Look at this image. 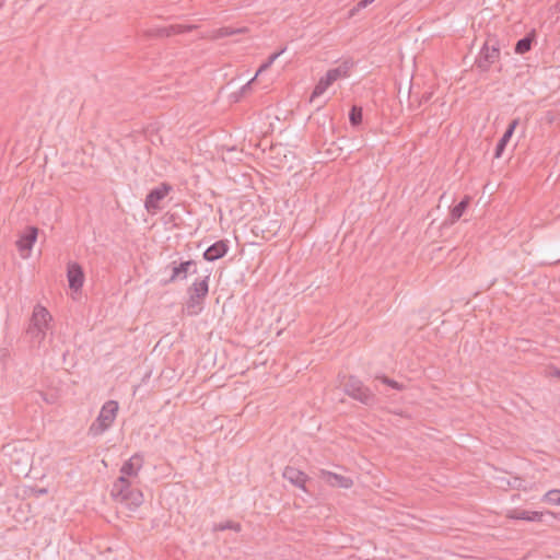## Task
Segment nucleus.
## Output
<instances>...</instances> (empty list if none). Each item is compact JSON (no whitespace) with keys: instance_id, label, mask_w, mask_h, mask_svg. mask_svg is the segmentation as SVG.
Here are the masks:
<instances>
[{"instance_id":"nucleus-11","label":"nucleus","mask_w":560,"mask_h":560,"mask_svg":"<svg viewBox=\"0 0 560 560\" xmlns=\"http://www.w3.org/2000/svg\"><path fill=\"white\" fill-rule=\"evenodd\" d=\"M319 478L327 482L331 487H338V488H351L353 485V481L351 478L346 477L343 475H339L336 472H331L326 469L319 470Z\"/></svg>"},{"instance_id":"nucleus-1","label":"nucleus","mask_w":560,"mask_h":560,"mask_svg":"<svg viewBox=\"0 0 560 560\" xmlns=\"http://www.w3.org/2000/svg\"><path fill=\"white\" fill-rule=\"evenodd\" d=\"M343 392L346 395L354 400L360 401L365 406H374L377 402L376 395L372 389L363 384L357 376L350 375L345 377L342 382Z\"/></svg>"},{"instance_id":"nucleus-16","label":"nucleus","mask_w":560,"mask_h":560,"mask_svg":"<svg viewBox=\"0 0 560 560\" xmlns=\"http://www.w3.org/2000/svg\"><path fill=\"white\" fill-rule=\"evenodd\" d=\"M353 66H354V62L352 59H346L336 68L329 69L326 72V75L334 83L339 79L349 77L350 70L353 68Z\"/></svg>"},{"instance_id":"nucleus-26","label":"nucleus","mask_w":560,"mask_h":560,"mask_svg":"<svg viewBox=\"0 0 560 560\" xmlns=\"http://www.w3.org/2000/svg\"><path fill=\"white\" fill-rule=\"evenodd\" d=\"M542 500L549 504L560 505V490H549L547 493H545Z\"/></svg>"},{"instance_id":"nucleus-4","label":"nucleus","mask_w":560,"mask_h":560,"mask_svg":"<svg viewBox=\"0 0 560 560\" xmlns=\"http://www.w3.org/2000/svg\"><path fill=\"white\" fill-rule=\"evenodd\" d=\"M166 269L171 270V275L168 279L162 281L163 285H168L171 283L186 280L189 273L197 272V262L192 259L188 260H173L166 266Z\"/></svg>"},{"instance_id":"nucleus-38","label":"nucleus","mask_w":560,"mask_h":560,"mask_svg":"<svg viewBox=\"0 0 560 560\" xmlns=\"http://www.w3.org/2000/svg\"><path fill=\"white\" fill-rule=\"evenodd\" d=\"M27 462H28V455H25V466H24V468L22 469V472H25V471H26V468H27V467H26V464H27Z\"/></svg>"},{"instance_id":"nucleus-41","label":"nucleus","mask_w":560,"mask_h":560,"mask_svg":"<svg viewBox=\"0 0 560 560\" xmlns=\"http://www.w3.org/2000/svg\"><path fill=\"white\" fill-rule=\"evenodd\" d=\"M504 132H506L508 135H511V136H513V133H514V131H511L509 128H506V130Z\"/></svg>"},{"instance_id":"nucleus-33","label":"nucleus","mask_w":560,"mask_h":560,"mask_svg":"<svg viewBox=\"0 0 560 560\" xmlns=\"http://www.w3.org/2000/svg\"><path fill=\"white\" fill-rule=\"evenodd\" d=\"M360 10H361V9H357V5H355V7H353V8L349 11V16H350V18L354 16V15H355V13H357L358 11H360Z\"/></svg>"},{"instance_id":"nucleus-3","label":"nucleus","mask_w":560,"mask_h":560,"mask_svg":"<svg viewBox=\"0 0 560 560\" xmlns=\"http://www.w3.org/2000/svg\"><path fill=\"white\" fill-rule=\"evenodd\" d=\"M117 412L118 402L115 400L106 401L103 405L96 420L90 427V434L96 436L104 433L115 421Z\"/></svg>"},{"instance_id":"nucleus-42","label":"nucleus","mask_w":560,"mask_h":560,"mask_svg":"<svg viewBox=\"0 0 560 560\" xmlns=\"http://www.w3.org/2000/svg\"><path fill=\"white\" fill-rule=\"evenodd\" d=\"M556 376L560 377V371L559 370L556 372Z\"/></svg>"},{"instance_id":"nucleus-28","label":"nucleus","mask_w":560,"mask_h":560,"mask_svg":"<svg viewBox=\"0 0 560 560\" xmlns=\"http://www.w3.org/2000/svg\"><path fill=\"white\" fill-rule=\"evenodd\" d=\"M26 334H27V336H30V338L32 340L37 341L38 343H40L46 336V331H44L43 329H39V328H28L27 327Z\"/></svg>"},{"instance_id":"nucleus-34","label":"nucleus","mask_w":560,"mask_h":560,"mask_svg":"<svg viewBox=\"0 0 560 560\" xmlns=\"http://www.w3.org/2000/svg\"><path fill=\"white\" fill-rule=\"evenodd\" d=\"M511 138H512L511 135H508L506 132H504L503 136L500 139L504 140V141H506L509 143Z\"/></svg>"},{"instance_id":"nucleus-23","label":"nucleus","mask_w":560,"mask_h":560,"mask_svg":"<svg viewBox=\"0 0 560 560\" xmlns=\"http://www.w3.org/2000/svg\"><path fill=\"white\" fill-rule=\"evenodd\" d=\"M332 84V82L328 79V77L325 74L319 79L317 84L315 85L312 95L311 101L315 100L316 97L320 96L325 93V91Z\"/></svg>"},{"instance_id":"nucleus-10","label":"nucleus","mask_w":560,"mask_h":560,"mask_svg":"<svg viewBox=\"0 0 560 560\" xmlns=\"http://www.w3.org/2000/svg\"><path fill=\"white\" fill-rule=\"evenodd\" d=\"M51 322V315L49 312L42 305H36L34 307L28 328H39L44 331H47L49 328V323Z\"/></svg>"},{"instance_id":"nucleus-37","label":"nucleus","mask_w":560,"mask_h":560,"mask_svg":"<svg viewBox=\"0 0 560 560\" xmlns=\"http://www.w3.org/2000/svg\"><path fill=\"white\" fill-rule=\"evenodd\" d=\"M37 493H38L39 495H44V494H46V493H47V489H45V488L38 489V490H37Z\"/></svg>"},{"instance_id":"nucleus-7","label":"nucleus","mask_w":560,"mask_h":560,"mask_svg":"<svg viewBox=\"0 0 560 560\" xmlns=\"http://www.w3.org/2000/svg\"><path fill=\"white\" fill-rule=\"evenodd\" d=\"M196 25H182V24H175L170 25L166 27H159V28H151L144 31L143 35L147 38H153V37H170L176 34H183L188 33L195 30Z\"/></svg>"},{"instance_id":"nucleus-35","label":"nucleus","mask_w":560,"mask_h":560,"mask_svg":"<svg viewBox=\"0 0 560 560\" xmlns=\"http://www.w3.org/2000/svg\"><path fill=\"white\" fill-rule=\"evenodd\" d=\"M520 482H521V480L518 478H514V482L508 481V485L511 487H516V486H518Z\"/></svg>"},{"instance_id":"nucleus-8","label":"nucleus","mask_w":560,"mask_h":560,"mask_svg":"<svg viewBox=\"0 0 560 560\" xmlns=\"http://www.w3.org/2000/svg\"><path fill=\"white\" fill-rule=\"evenodd\" d=\"M282 477L288 480L294 487L303 490L304 492H308L306 483L311 480L310 477L303 472L302 470L293 467L287 466L282 472Z\"/></svg>"},{"instance_id":"nucleus-12","label":"nucleus","mask_w":560,"mask_h":560,"mask_svg":"<svg viewBox=\"0 0 560 560\" xmlns=\"http://www.w3.org/2000/svg\"><path fill=\"white\" fill-rule=\"evenodd\" d=\"M229 250V242L226 240H220L210 245L203 252V259L207 261H215L218 259L223 258Z\"/></svg>"},{"instance_id":"nucleus-13","label":"nucleus","mask_w":560,"mask_h":560,"mask_svg":"<svg viewBox=\"0 0 560 560\" xmlns=\"http://www.w3.org/2000/svg\"><path fill=\"white\" fill-rule=\"evenodd\" d=\"M143 466V456L139 453L133 454L120 468V477H137Z\"/></svg>"},{"instance_id":"nucleus-21","label":"nucleus","mask_w":560,"mask_h":560,"mask_svg":"<svg viewBox=\"0 0 560 560\" xmlns=\"http://www.w3.org/2000/svg\"><path fill=\"white\" fill-rule=\"evenodd\" d=\"M202 302L203 299L188 294V300L185 305L187 314L190 316L199 314L202 310Z\"/></svg>"},{"instance_id":"nucleus-29","label":"nucleus","mask_w":560,"mask_h":560,"mask_svg":"<svg viewBox=\"0 0 560 560\" xmlns=\"http://www.w3.org/2000/svg\"><path fill=\"white\" fill-rule=\"evenodd\" d=\"M506 145H508V142L500 139L495 145L493 158L500 159L503 155V152H504Z\"/></svg>"},{"instance_id":"nucleus-30","label":"nucleus","mask_w":560,"mask_h":560,"mask_svg":"<svg viewBox=\"0 0 560 560\" xmlns=\"http://www.w3.org/2000/svg\"><path fill=\"white\" fill-rule=\"evenodd\" d=\"M219 529L221 530H225V529H233L235 532H241L242 529V526L240 523H235V522H232V521H228L223 524H220L219 525Z\"/></svg>"},{"instance_id":"nucleus-5","label":"nucleus","mask_w":560,"mask_h":560,"mask_svg":"<svg viewBox=\"0 0 560 560\" xmlns=\"http://www.w3.org/2000/svg\"><path fill=\"white\" fill-rule=\"evenodd\" d=\"M171 191H173V186L166 182L161 183L159 186L152 188L148 192L144 200L145 210L151 214L158 213L160 210H162V201Z\"/></svg>"},{"instance_id":"nucleus-2","label":"nucleus","mask_w":560,"mask_h":560,"mask_svg":"<svg viewBox=\"0 0 560 560\" xmlns=\"http://www.w3.org/2000/svg\"><path fill=\"white\" fill-rule=\"evenodd\" d=\"M500 55L499 39L495 36H488L475 60V66L481 72H487L493 63L500 60Z\"/></svg>"},{"instance_id":"nucleus-15","label":"nucleus","mask_w":560,"mask_h":560,"mask_svg":"<svg viewBox=\"0 0 560 560\" xmlns=\"http://www.w3.org/2000/svg\"><path fill=\"white\" fill-rule=\"evenodd\" d=\"M136 488L132 487L131 481L126 477H118L114 482L110 494L116 502L121 501V497L127 495V493L131 492Z\"/></svg>"},{"instance_id":"nucleus-6","label":"nucleus","mask_w":560,"mask_h":560,"mask_svg":"<svg viewBox=\"0 0 560 560\" xmlns=\"http://www.w3.org/2000/svg\"><path fill=\"white\" fill-rule=\"evenodd\" d=\"M38 229L34 225H28L25 230L20 234L19 240L16 241V247L23 258L30 256L32 247L37 240Z\"/></svg>"},{"instance_id":"nucleus-22","label":"nucleus","mask_w":560,"mask_h":560,"mask_svg":"<svg viewBox=\"0 0 560 560\" xmlns=\"http://www.w3.org/2000/svg\"><path fill=\"white\" fill-rule=\"evenodd\" d=\"M246 32H247V27L235 28V27H231V26H223V27H220L219 30H217L214 32L213 38L219 39V38H224V37L233 36V35H236V34H243V33H246Z\"/></svg>"},{"instance_id":"nucleus-40","label":"nucleus","mask_w":560,"mask_h":560,"mask_svg":"<svg viewBox=\"0 0 560 560\" xmlns=\"http://www.w3.org/2000/svg\"><path fill=\"white\" fill-rule=\"evenodd\" d=\"M272 166L278 167V168H282L283 167V165H281L280 163H272Z\"/></svg>"},{"instance_id":"nucleus-39","label":"nucleus","mask_w":560,"mask_h":560,"mask_svg":"<svg viewBox=\"0 0 560 560\" xmlns=\"http://www.w3.org/2000/svg\"><path fill=\"white\" fill-rule=\"evenodd\" d=\"M250 82H248L246 85H243L242 92L244 93L247 89H249Z\"/></svg>"},{"instance_id":"nucleus-9","label":"nucleus","mask_w":560,"mask_h":560,"mask_svg":"<svg viewBox=\"0 0 560 560\" xmlns=\"http://www.w3.org/2000/svg\"><path fill=\"white\" fill-rule=\"evenodd\" d=\"M67 278L69 282V288L78 292L81 290L84 283V271L80 264L78 262H69L67 266Z\"/></svg>"},{"instance_id":"nucleus-25","label":"nucleus","mask_w":560,"mask_h":560,"mask_svg":"<svg viewBox=\"0 0 560 560\" xmlns=\"http://www.w3.org/2000/svg\"><path fill=\"white\" fill-rule=\"evenodd\" d=\"M375 381H381L383 384H385V385H387L390 388L396 389V390H402L404 389V385L402 384L396 382L393 378H389L386 375H377V376H375Z\"/></svg>"},{"instance_id":"nucleus-24","label":"nucleus","mask_w":560,"mask_h":560,"mask_svg":"<svg viewBox=\"0 0 560 560\" xmlns=\"http://www.w3.org/2000/svg\"><path fill=\"white\" fill-rule=\"evenodd\" d=\"M363 110L362 107L353 105L349 112V121L352 127H358L362 124Z\"/></svg>"},{"instance_id":"nucleus-20","label":"nucleus","mask_w":560,"mask_h":560,"mask_svg":"<svg viewBox=\"0 0 560 560\" xmlns=\"http://www.w3.org/2000/svg\"><path fill=\"white\" fill-rule=\"evenodd\" d=\"M534 42H535V33L532 32V33L526 34L524 37H522L521 39H518L516 42L515 47H514L515 52L518 55L528 52L532 49Z\"/></svg>"},{"instance_id":"nucleus-17","label":"nucleus","mask_w":560,"mask_h":560,"mask_svg":"<svg viewBox=\"0 0 560 560\" xmlns=\"http://www.w3.org/2000/svg\"><path fill=\"white\" fill-rule=\"evenodd\" d=\"M209 292V276L196 279L191 285L188 287L187 293L196 298L206 299Z\"/></svg>"},{"instance_id":"nucleus-31","label":"nucleus","mask_w":560,"mask_h":560,"mask_svg":"<svg viewBox=\"0 0 560 560\" xmlns=\"http://www.w3.org/2000/svg\"><path fill=\"white\" fill-rule=\"evenodd\" d=\"M375 0H360L358 3H357V9H364L366 8L368 5L372 4Z\"/></svg>"},{"instance_id":"nucleus-36","label":"nucleus","mask_w":560,"mask_h":560,"mask_svg":"<svg viewBox=\"0 0 560 560\" xmlns=\"http://www.w3.org/2000/svg\"><path fill=\"white\" fill-rule=\"evenodd\" d=\"M281 149H282L281 147H279V148H278V147H272V148L270 149V151H271V152H277L278 154H280Z\"/></svg>"},{"instance_id":"nucleus-18","label":"nucleus","mask_w":560,"mask_h":560,"mask_svg":"<svg viewBox=\"0 0 560 560\" xmlns=\"http://www.w3.org/2000/svg\"><path fill=\"white\" fill-rule=\"evenodd\" d=\"M119 503L125 504L129 510L135 511L143 503V493L141 490L136 488L131 492L127 493V495L121 497V501Z\"/></svg>"},{"instance_id":"nucleus-19","label":"nucleus","mask_w":560,"mask_h":560,"mask_svg":"<svg viewBox=\"0 0 560 560\" xmlns=\"http://www.w3.org/2000/svg\"><path fill=\"white\" fill-rule=\"evenodd\" d=\"M471 198L469 196H465L457 205L451 208L450 211V223L453 224L458 221L462 215L465 213L467 208L470 205Z\"/></svg>"},{"instance_id":"nucleus-14","label":"nucleus","mask_w":560,"mask_h":560,"mask_svg":"<svg viewBox=\"0 0 560 560\" xmlns=\"http://www.w3.org/2000/svg\"><path fill=\"white\" fill-rule=\"evenodd\" d=\"M546 515L552 516L553 514L549 511L547 512H537V511H526V510H520L515 509L511 511L508 515V517L513 520H523L528 522H544V517Z\"/></svg>"},{"instance_id":"nucleus-27","label":"nucleus","mask_w":560,"mask_h":560,"mask_svg":"<svg viewBox=\"0 0 560 560\" xmlns=\"http://www.w3.org/2000/svg\"><path fill=\"white\" fill-rule=\"evenodd\" d=\"M285 50V48H282L281 50L270 55L268 57V59L259 67V69L257 70L256 72V75H258L259 73L266 71L273 62L275 60L281 55L283 54Z\"/></svg>"},{"instance_id":"nucleus-32","label":"nucleus","mask_w":560,"mask_h":560,"mask_svg":"<svg viewBox=\"0 0 560 560\" xmlns=\"http://www.w3.org/2000/svg\"><path fill=\"white\" fill-rule=\"evenodd\" d=\"M520 121L521 119L520 118H514L510 121L508 128L511 130V131H515V129L517 128V126L520 125Z\"/></svg>"}]
</instances>
